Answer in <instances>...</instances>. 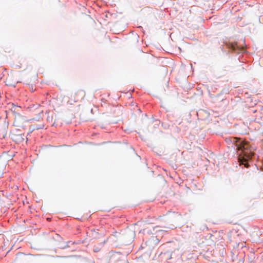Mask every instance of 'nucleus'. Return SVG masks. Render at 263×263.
Returning a JSON list of instances; mask_svg holds the SVG:
<instances>
[{
    "instance_id": "1",
    "label": "nucleus",
    "mask_w": 263,
    "mask_h": 263,
    "mask_svg": "<svg viewBox=\"0 0 263 263\" xmlns=\"http://www.w3.org/2000/svg\"><path fill=\"white\" fill-rule=\"evenodd\" d=\"M234 142H236V146L238 151L241 152L239 154L238 160L240 164L248 167L247 163L249 159H251L252 154L249 152L248 145L244 143L243 141L234 138Z\"/></svg>"
},
{
    "instance_id": "2",
    "label": "nucleus",
    "mask_w": 263,
    "mask_h": 263,
    "mask_svg": "<svg viewBox=\"0 0 263 263\" xmlns=\"http://www.w3.org/2000/svg\"><path fill=\"white\" fill-rule=\"evenodd\" d=\"M85 92L82 90L78 91L74 95L71 96V99L68 101L69 104H72L74 102H77L80 99H82L85 97Z\"/></svg>"
},
{
    "instance_id": "3",
    "label": "nucleus",
    "mask_w": 263,
    "mask_h": 263,
    "mask_svg": "<svg viewBox=\"0 0 263 263\" xmlns=\"http://www.w3.org/2000/svg\"><path fill=\"white\" fill-rule=\"evenodd\" d=\"M91 234L93 238H97V235H98V232H96L94 230L91 231Z\"/></svg>"
},
{
    "instance_id": "4",
    "label": "nucleus",
    "mask_w": 263,
    "mask_h": 263,
    "mask_svg": "<svg viewBox=\"0 0 263 263\" xmlns=\"http://www.w3.org/2000/svg\"><path fill=\"white\" fill-rule=\"evenodd\" d=\"M8 105L10 106V107H12L10 108L11 110H12L13 108L18 107V106L15 105L13 103L9 104Z\"/></svg>"
},
{
    "instance_id": "5",
    "label": "nucleus",
    "mask_w": 263,
    "mask_h": 263,
    "mask_svg": "<svg viewBox=\"0 0 263 263\" xmlns=\"http://www.w3.org/2000/svg\"><path fill=\"white\" fill-rule=\"evenodd\" d=\"M35 106L39 107H40V105L39 104L33 105L32 106L29 107L28 108L31 110L34 107H35Z\"/></svg>"
},
{
    "instance_id": "6",
    "label": "nucleus",
    "mask_w": 263,
    "mask_h": 263,
    "mask_svg": "<svg viewBox=\"0 0 263 263\" xmlns=\"http://www.w3.org/2000/svg\"><path fill=\"white\" fill-rule=\"evenodd\" d=\"M42 113H43V110H40L39 114H42Z\"/></svg>"
}]
</instances>
